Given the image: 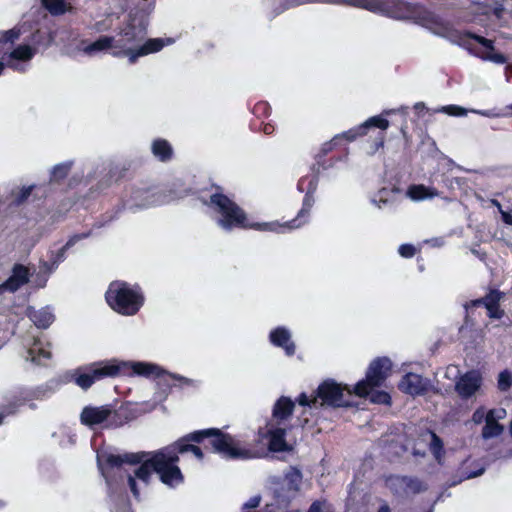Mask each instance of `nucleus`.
Returning a JSON list of instances; mask_svg holds the SVG:
<instances>
[{"instance_id": "1", "label": "nucleus", "mask_w": 512, "mask_h": 512, "mask_svg": "<svg viewBox=\"0 0 512 512\" xmlns=\"http://www.w3.org/2000/svg\"><path fill=\"white\" fill-rule=\"evenodd\" d=\"M206 438L209 439L214 451L225 459L247 460L260 457L258 451L241 447L239 441L231 435L222 433L219 429L210 428L192 432L172 445L153 452L124 454L100 452L97 454L98 468L105 478L109 490L112 491L116 490L118 486V481L114 478L118 476L122 480L124 477V464H141L134 470L133 475L125 472L132 494L135 498H139L138 482L146 487L153 472L159 476L162 483L169 487L180 485L183 482V475L177 466L179 454L191 452L197 459L202 460V450L188 442L200 443Z\"/></svg>"}, {"instance_id": "2", "label": "nucleus", "mask_w": 512, "mask_h": 512, "mask_svg": "<svg viewBox=\"0 0 512 512\" xmlns=\"http://www.w3.org/2000/svg\"><path fill=\"white\" fill-rule=\"evenodd\" d=\"M156 0H141L140 12L130 13L128 22L120 29L117 37L103 35L91 43L83 42L81 51L90 57L109 52L113 57H126L129 64H135L140 57L157 53L165 46L164 39H146L148 16Z\"/></svg>"}, {"instance_id": "3", "label": "nucleus", "mask_w": 512, "mask_h": 512, "mask_svg": "<svg viewBox=\"0 0 512 512\" xmlns=\"http://www.w3.org/2000/svg\"><path fill=\"white\" fill-rule=\"evenodd\" d=\"M114 361L117 376H141L155 379L157 381L158 391L155 392L154 399L158 402H163L167 399L172 386H178L180 388L197 386L196 380L170 373L155 363L145 361H122L117 359H114Z\"/></svg>"}, {"instance_id": "4", "label": "nucleus", "mask_w": 512, "mask_h": 512, "mask_svg": "<svg viewBox=\"0 0 512 512\" xmlns=\"http://www.w3.org/2000/svg\"><path fill=\"white\" fill-rule=\"evenodd\" d=\"M318 186V177L315 174L302 177L297 188L300 192H305L302 207L297 216L283 223L278 221L271 222H250L246 217V224L242 229H253L263 232L285 233L300 228L309 221L310 211L315 203L314 193Z\"/></svg>"}, {"instance_id": "5", "label": "nucleus", "mask_w": 512, "mask_h": 512, "mask_svg": "<svg viewBox=\"0 0 512 512\" xmlns=\"http://www.w3.org/2000/svg\"><path fill=\"white\" fill-rule=\"evenodd\" d=\"M431 21H433V26H429V30L433 33L449 37L452 41L465 47L470 52L484 60H488L496 64H503L506 62V57L496 51L492 45V41L470 33L453 32L437 17L436 19L431 18Z\"/></svg>"}, {"instance_id": "6", "label": "nucleus", "mask_w": 512, "mask_h": 512, "mask_svg": "<svg viewBox=\"0 0 512 512\" xmlns=\"http://www.w3.org/2000/svg\"><path fill=\"white\" fill-rule=\"evenodd\" d=\"M350 391L333 379H326L319 384L316 391L308 395L302 392L297 397L298 405L304 408L303 414L321 407H342L349 404L347 395Z\"/></svg>"}, {"instance_id": "7", "label": "nucleus", "mask_w": 512, "mask_h": 512, "mask_svg": "<svg viewBox=\"0 0 512 512\" xmlns=\"http://www.w3.org/2000/svg\"><path fill=\"white\" fill-rule=\"evenodd\" d=\"M215 223L224 231L242 229L246 224V213L223 193L214 192L209 200H203Z\"/></svg>"}, {"instance_id": "8", "label": "nucleus", "mask_w": 512, "mask_h": 512, "mask_svg": "<svg viewBox=\"0 0 512 512\" xmlns=\"http://www.w3.org/2000/svg\"><path fill=\"white\" fill-rule=\"evenodd\" d=\"M215 223L224 231L242 229L246 224V213L223 193L214 192L209 200H203Z\"/></svg>"}, {"instance_id": "9", "label": "nucleus", "mask_w": 512, "mask_h": 512, "mask_svg": "<svg viewBox=\"0 0 512 512\" xmlns=\"http://www.w3.org/2000/svg\"><path fill=\"white\" fill-rule=\"evenodd\" d=\"M391 368V361L386 357L377 358L372 361L368 368L366 379L354 386V395L369 398L370 402L375 404L389 405L391 402L390 395L376 388L390 375Z\"/></svg>"}, {"instance_id": "10", "label": "nucleus", "mask_w": 512, "mask_h": 512, "mask_svg": "<svg viewBox=\"0 0 512 512\" xmlns=\"http://www.w3.org/2000/svg\"><path fill=\"white\" fill-rule=\"evenodd\" d=\"M105 299L111 309L124 316L137 314L145 302L140 286L124 281L110 283Z\"/></svg>"}, {"instance_id": "11", "label": "nucleus", "mask_w": 512, "mask_h": 512, "mask_svg": "<svg viewBox=\"0 0 512 512\" xmlns=\"http://www.w3.org/2000/svg\"><path fill=\"white\" fill-rule=\"evenodd\" d=\"M20 37L18 29H11L4 32L0 38L1 62L13 70L24 72L29 66V62L35 56L37 49L28 44H20L16 47L14 43Z\"/></svg>"}, {"instance_id": "12", "label": "nucleus", "mask_w": 512, "mask_h": 512, "mask_svg": "<svg viewBox=\"0 0 512 512\" xmlns=\"http://www.w3.org/2000/svg\"><path fill=\"white\" fill-rule=\"evenodd\" d=\"M358 6H363L372 11L385 13L395 19H413L428 29L429 26H433L431 18L436 19L433 14L429 12H418L416 8L398 0H391L388 3L371 2L367 5L358 3Z\"/></svg>"}, {"instance_id": "13", "label": "nucleus", "mask_w": 512, "mask_h": 512, "mask_svg": "<svg viewBox=\"0 0 512 512\" xmlns=\"http://www.w3.org/2000/svg\"><path fill=\"white\" fill-rule=\"evenodd\" d=\"M358 6H363L372 11L385 13L395 19H413L428 29L429 26H433L431 18L436 19L433 14L429 12H418L416 8L398 0H391L388 3L371 2L367 5L358 3Z\"/></svg>"}, {"instance_id": "14", "label": "nucleus", "mask_w": 512, "mask_h": 512, "mask_svg": "<svg viewBox=\"0 0 512 512\" xmlns=\"http://www.w3.org/2000/svg\"><path fill=\"white\" fill-rule=\"evenodd\" d=\"M117 377L114 359L93 362L80 366L72 373L73 381L83 390L89 389L96 381Z\"/></svg>"}, {"instance_id": "15", "label": "nucleus", "mask_w": 512, "mask_h": 512, "mask_svg": "<svg viewBox=\"0 0 512 512\" xmlns=\"http://www.w3.org/2000/svg\"><path fill=\"white\" fill-rule=\"evenodd\" d=\"M52 394V389L49 385H41L37 387H21L18 388L7 396L8 404L4 410L0 412V425L6 416L12 415L17 412L18 408L27 402L34 400H44Z\"/></svg>"}, {"instance_id": "16", "label": "nucleus", "mask_w": 512, "mask_h": 512, "mask_svg": "<svg viewBox=\"0 0 512 512\" xmlns=\"http://www.w3.org/2000/svg\"><path fill=\"white\" fill-rule=\"evenodd\" d=\"M302 478L301 471L295 467H290L284 473L280 487L274 489L275 501L279 508L285 510L289 502L297 495L301 487Z\"/></svg>"}, {"instance_id": "17", "label": "nucleus", "mask_w": 512, "mask_h": 512, "mask_svg": "<svg viewBox=\"0 0 512 512\" xmlns=\"http://www.w3.org/2000/svg\"><path fill=\"white\" fill-rule=\"evenodd\" d=\"M120 416V411H112L108 406H86L80 414V421L83 425L88 427H93L104 422H107V426L117 427L124 423V420H119Z\"/></svg>"}, {"instance_id": "18", "label": "nucleus", "mask_w": 512, "mask_h": 512, "mask_svg": "<svg viewBox=\"0 0 512 512\" xmlns=\"http://www.w3.org/2000/svg\"><path fill=\"white\" fill-rule=\"evenodd\" d=\"M23 347V358L32 364L44 366L52 357L51 344L39 336H27L23 340Z\"/></svg>"}, {"instance_id": "19", "label": "nucleus", "mask_w": 512, "mask_h": 512, "mask_svg": "<svg viewBox=\"0 0 512 512\" xmlns=\"http://www.w3.org/2000/svg\"><path fill=\"white\" fill-rule=\"evenodd\" d=\"M166 202L164 197L154 188H137L131 192L124 206L131 211H135L137 209L161 205Z\"/></svg>"}, {"instance_id": "20", "label": "nucleus", "mask_w": 512, "mask_h": 512, "mask_svg": "<svg viewBox=\"0 0 512 512\" xmlns=\"http://www.w3.org/2000/svg\"><path fill=\"white\" fill-rule=\"evenodd\" d=\"M483 375L479 370H471L461 375L455 382V391L463 398L468 399L481 394Z\"/></svg>"}, {"instance_id": "21", "label": "nucleus", "mask_w": 512, "mask_h": 512, "mask_svg": "<svg viewBox=\"0 0 512 512\" xmlns=\"http://www.w3.org/2000/svg\"><path fill=\"white\" fill-rule=\"evenodd\" d=\"M287 425H279L268 422L266 428H260L258 435L260 438H268V448L272 452H285L290 448L285 440Z\"/></svg>"}, {"instance_id": "22", "label": "nucleus", "mask_w": 512, "mask_h": 512, "mask_svg": "<svg viewBox=\"0 0 512 512\" xmlns=\"http://www.w3.org/2000/svg\"><path fill=\"white\" fill-rule=\"evenodd\" d=\"M387 485L395 494L399 496H411L426 489L423 482L418 479L407 477H391L387 481Z\"/></svg>"}, {"instance_id": "23", "label": "nucleus", "mask_w": 512, "mask_h": 512, "mask_svg": "<svg viewBox=\"0 0 512 512\" xmlns=\"http://www.w3.org/2000/svg\"><path fill=\"white\" fill-rule=\"evenodd\" d=\"M270 343L284 350L287 356H293L296 352V345L292 340L290 329L285 326H278L269 333Z\"/></svg>"}, {"instance_id": "24", "label": "nucleus", "mask_w": 512, "mask_h": 512, "mask_svg": "<svg viewBox=\"0 0 512 512\" xmlns=\"http://www.w3.org/2000/svg\"><path fill=\"white\" fill-rule=\"evenodd\" d=\"M297 399L293 401L290 397H279L272 408V417L270 423L279 425H287V421L291 418Z\"/></svg>"}, {"instance_id": "25", "label": "nucleus", "mask_w": 512, "mask_h": 512, "mask_svg": "<svg viewBox=\"0 0 512 512\" xmlns=\"http://www.w3.org/2000/svg\"><path fill=\"white\" fill-rule=\"evenodd\" d=\"M506 410L503 408L490 409L487 412L485 425L482 429V437L484 439H490L499 436L504 427L499 424V421L506 417Z\"/></svg>"}, {"instance_id": "26", "label": "nucleus", "mask_w": 512, "mask_h": 512, "mask_svg": "<svg viewBox=\"0 0 512 512\" xmlns=\"http://www.w3.org/2000/svg\"><path fill=\"white\" fill-rule=\"evenodd\" d=\"M428 387V380L415 373H407L398 384V388L402 392L412 396L423 394Z\"/></svg>"}, {"instance_id": "27", "label": "nucleus", "mask_w": 512, "mask_h": 512, "mask_svg": "<svg viewBox=\"0 0 512 512\" xmlns=\"http://www.w3.org/2000/svg\"><path fill=\"white\" fill-rule=\"evenodd\" d=\"M311 2H322V3H330V4H338V5H351L352 0H265V3L274 8L277 13L282 12L283 10L305 4Z\"/></svg>"}, {"instance_id": "28", "label": "nucleus", "mask_w": 512, "mask_h": 512, "mask_svg": "<svg viewBox=\"0 0 512 512\" xmlns=\"http://www.w3.org/2000/svg\"><path fill=\"white\" fill-rule=\"evenodd\" d=\"M27 316L40 329H47L55 319L52 309L48 306L40 309L28 307Z\"/></svg>"}, {"instance_id": "29", "label": "nucleus", "mask_w": 512, "mask_h": 512, "mask_svg": "<svg viewBox=\"0 0 512 512\" xmlns=\"http://www.w3.org/2000/svg\"><path fill=\"white\" fill-rule=\"evenodd\" d=\"M352 140L351 131H346L341 134L336 135L329 142H325L321 147V152L323 154H327L328 152L334 149H342L345 152V162L348 160V146Z\"/></svg>"}, {"instance_id": "30", "label": "nucleus", "mask_w": 512, "mask_h": 512, "mask_svg": "<svg viewBox=\"0 0 512 512\" xmlns=\"http://www.w3.org/2000/svg\"><path fill=\"white\" fill-rule=\"evenodd\" d=\"M31 276L30 269L22 264H15L12 268L11 275L7 279L8 284L14 292L28 283Z\"/></svg>"}, {"instance_id": "31", "label": "nucleus", "mask_w": 512, "mask_h": 512, "mask_svg": "<svg viewBox=\"0 0 512 512\" xmlns=\"http://www.w3.org/2000/svg\"><path fill=\"white\" fill-rule=\"evenodd\" d=\"M501 299V293L498 291H492L484 299H479L473 302V305L483 304L491 318L499 319L503 315V311L499 309L498 302Z\"/></svg>"}, {"instance_id": "32", "label": "nucleus", "mask_w": 512, "mask_h": 512, "mask_svg": "<svg viewBox=\"0 0 512 512\" xmlns=\"http://www.w3.org/2000/svg\"><path fill=\"white\" fill-rule=\"evenodd\" d=\"M88 236V233L75 234L71 236L66 244L60 249L57 251H51L49 257L52 259L54 267H58L66 259V252L69 248L74 246L78 241L87 238Z\"/></svg>"}, {"instance_id": "33", "label": "nucleus", "mask_w": 512, "mask_h": 512, "mask_svg": "<svg viewBox=\"0 0 512 512\" xmlns=\"http://www.w3.org/2000/svg\"><path fill=\"white\" fill-rule=\"evenodd\" d=\"M406 195L413 201H422L439 196V192L433 187L419 184L409 186Z\"/></svg>"}, {"instance_id": "34", "label": "nucleus", "mask_w": 512, "mask_h": 512, "mask_svg": "<svg viewBox=\"0 0 512 512\" xmlns=\"http://www.w3.org/2000/svg\"><path fill=\"white\" fill-rule=\"evenodd\" d=\"M152 154L161 162H167L173 157V148L171 144L162 138L153 140L151 144Z\"/></svg>"}, {"instance_id": "35", "label": "nucleus", "mask_w": 512, "mask_h": 512, "mask_svg": "<svg viewBox=\"0 0 512 512\" xmlns=\"http://www.w3.org/2000/svg\"><path fill=\"white\" fill-rule=\"evenodd\" d=\"M372 127H377L384 131L389 127V121L382 116L371 117L354 131V136H363L367 134V130Z\"/></svg>"}, {"instance_id": "36", "label": "nucleus", "mask_w": 512, "mask_h": 512, "mask_svg": "<svg viewBox=\"0 0 512 512\" xmlns=\"http://www.w3.org/2000/svg\"><path fill=\"white\" fill-rule=\"evenodd\" d=\"M73 165L74 162L72 160H67L54 165L50 170V182L57 183L63 180L71 171Z\"/></svg>"}, {"instance_id": "37", "label": "nucleus", "mask_w": 512, "mask_h": 512, "mask_svg": "<svg viewBox=\"0 0 512 512\" xmlns=\"http://www.w3.org/2000/svg\"><path fill=\"white\" fill-rule=\"evenodd\" d=\"M42 3L50 14L55 16L62 15L72 9L68 0H42Z\"/></svg>"}, {"instance_id": "38", "label": "nucleus", "mask_w": 512, "mask_h": 512, "mask_svg": "<svg viewBox=\"0 0 512 512\" xmlns=\"http://www.w3.org/2000/svg\"><path fill=\"white\" fill-rule=\"evenodd\" d=\"M54 267L52 259L49 257L47 261H40L36 282L39 287H44L48 277L57 269Z\"/></svg>"}, {"instance_id": "39", "label": "nucleus", "mask_w": 512, "mask_h": 512, "mask_svg": "<svg viewBox=\"0 0 512 512\" xmlns=\"http://www.w3.org/2000/svg\"><path fill=\"white\" fill-rule=\"evenodd\" d=\"M35 188V185H29L14 189L11 192V203L17 206L24 204L29 200Z\"/></svg>"}, {"instance_id": "40", "label": "nucleus", "mask_w": 512, "mask_h": 512, "mask_svg": "<svg viewBox=\"0 0 512 512\" xmlns=\"http://www.w3.org/2000/svg\"><path fill=\"white\" fill-rule=\"evenodd\" d=\"M422 440L429 444L431 452L434 454L435 458L440 462L441 452H442V444H441L440 439L436 436V434H434L432 432H426L422 436Z\"/></svg>"}, {"instance_id": "41", "label": "nucleus", "mask_w": 512, "mask_h": 512, "mask_svg": "<svg viewBox=\"0 0 512 512\" xmlns=\"http://www.w3.org/2000/svg\"><path fill=\"white\" fill-rule=\"evenodd\" d=\"M497 385L501 391L508 390L512 385V373L507 370L502 371L498 375Z\"/></svg>"}, {"instance_id": "42", "label": "nucleus", "mask_w": 512, "mask_h": 512, "mask_svg": "<svg viewBox=\"0 0 512 512\" xmlns=\"http://www.w3.org/2000/svg\"><path fill=\"white\" fill-rule=\"evenodd\" d=\"M438 112H443L445 114H448L450 116H464L467 114V110L456 105H448L443 106L440 109L437 110Z\"/></svg>"}, {"instance_id": "43", "label": "nucleus", "mask_w": 512, "mask_h": 512, "mask_svg": "<svg viewBox=\"0 0 512 512\" xmlns=\"http://www.w3.org/2000/svg\"><path fill=\"white\" fill-rule=\"evenodd\" d=\"M308 512H333L332 506L325 500L314 501Z\"/></svg>"}, {"instance_id": "44", "label": "nucleus", "mask_w": 512, "mask_h": 512, "mask_svg": "<svg viewBox=\"0 0 512 512\" xmlns=\"http://www.w3.org/2000/svg\"><path fill=\"white\" fill-rule=\"evenodd\" d=\"M487 412L484 407L477 408L473 415H472V421L475 424H481L484 420H486Z\"/></svg>"}, {"instance_id": "45", "label": "nucleus", "mask_w": 512, "mask_h": 512, "mask_svg": "<svg viewBox=\"0 0 512 512\" xmlns=\"http://www.w3.org/2000/svg\"><path fill=\"white\" fill-rule=\"evenodd\" d=\"M399 254L402 256V257H406V258H409V257H412L414 256L415 254V248L414 246L412 245H409V244H403L399 247Z\"/></svg>"}, {"instance_id": "46", "label": "nucleus", "mask_w": 512, "mask_h": 512, "mask_svg": "<svg viewBox=\"0 0 512 512\" xmlns=\"http://www.w3.org/2000/svg\"><path fill=\"white\" fill-rule=\"evenodd\" d=\"M260 496L251 497L246 503L243 504V509L256 508L260 504Z\"/></svg>"}, {"instance_id": "47", "label": "nucleus", "mask_w": 512, "mask_h": 512, "mask_svg": "<svg viewBox=\"0 0 512 512\" xmlns=\"http://www.w3.org/2000/svg\"><path fill=\"white\" fill-rule=\"evenodd\" d=\"M500 214L505 224L512 225V215L510 213L504 211L503 209H500Z\"/></svg>"}, {"instance_id": "48", "label": "nucleus", "mask_w": 512, "mask_h": 512, "mask_svg": "<svg viewBox=\"0 0 512 512\" xmlns=\"http://www.w3.org/2000/svg\"><path fill=\"white\" fill-rule=\"evenodd\" d=\"M4 293H14L7 280L0 284V295Z\"/></svg>"}, {"instance_id": "49", "label": "nucleus", "mask_w": 512, "mask_h": 512, "mask_svg": "<svg viewBox=\"0 0 512 512\" xmlns=\"http://www.w3.org/2000/svg\"><path fill=\"white\" fill-rule=\"evenodd\" d=\"M274 131H275V127H274V125H273V124H271V123H266V124H264V126H263V132H264L265 134L270 135V134H272Z\"/></svg>"}, {"instance_id": "50", "label": "nucleus", "mask_w": 512, "mask_h": 512, "mask_svg": "<svg viewBox=\"0 0 512 512\" xmlns=\"http://www.w3.org/2000/svg\"><path fill=\"white\" fill-rule=\"evenodd\" d=\"M91 169H92V165L91 164H85L83 169H82V172H84L85 170L88 171L87 178H91L92 177V175L90 173Z\"/></svg>"}, {"instance_id": "51", "label": "nucleus", "mask_w": 512, "mask_h": 512, "mask_svg": "<svg viewBox=\"0 0 512 512\" xmlns=\"http://www.w3.org/2000/svg\"><path fill=\"white\" fill-rule=\"evenodd\" d=\"M378 512H390V508L388 505L384 504L379 508Z\"/></svg>"}, {"instance_id": "52", "label": "nucleus", "mask_w": 512, "mask_h": 512, "mask_svg": "<svg viewBox=\"0 0 512 512\" xmlns=\"http://www.w3.org/2000/svg\"><path fill=\"white\" fill-rule=\"evenodd\" d=\"M472 112L474 113H478V114H481L483 116H486V117H490L492 116L490 113L486 112V111H476V110H472Z\"/></svg>"}, {"instance_id": "53", "label": "nucleus", "mask_w": 512, "mask_h": 512, "mask_svg": "<svg viewBox=\"0 0 512 512\" xmlns=\"http://www.w3.org/2000/svg\"><path fill=\"white\" fill-rule=\"evenodd\" d=\"M491 203H492V205H494L495 207H497V209H498L499 211H500V209H502L501 204H500L497 200L493 199V200H491Z\"/></svg>"}, {"instance_id": "54", "label": "nucleus", "mask_w": 512, "mask_h": 512, "mask_svg": "<svg viewBox=\"0 0 512 512\" xmlns=\"http://www.w3.org/2000/svg\"><path fill=\"white\" fill-rule=\"evenodd\" d=\"M308 423V419L304 418L303 420L299 419V425L304 427Z\"/></svg>"}, {"instance_id": "55", "label": "nucleus", "mask_w": 512, "mask_h": 512, "mask_svg": "<svg viewBox=\"0 0 512 512\" xmlns=\"http://www.w3.org/2000/svg\"><path fill=\"white\" fill-rule=\"evenodd\" d=\"M75 437H76L75 435H70L69 436L70 443H72V444L75 443Z\"/></svg>"}, {"instance_id": "56", "label": "nucleus", "mask_w": 512, "mask_h": 512, "mask_svg": "<svg viewBox=\"0 0 512 512\" xmlns=\"http://www.w3.org/2000/svg\"><path fill=\"white\" fill-rule=\"evenodd\" d=\"M3 69H4V62H1L0 61V75L2 74L3 72Z\"/></svg>"}, {"instance_id": "57", "label": "nucleus", "mask_w": 512, "mask_h": 512, "mask_svg": "<svg viewBox=\"0 0 512 512\" xmlns=\"http://www.w3.org/2000/svg\"><path fill=\"white\" fill-rule=\"evenodd\" d=\"M451 370H456V368H455V367H449V368H447V373H448V372H450Z\"/></svg>"}, {"instance_id": "58", "label": "nucleus", "mask_w": 512, "mask_h": 512, "mask_svg": "<svg viewBox=\"0 0 512 512\" xmlns=\"http://www.w3.org/2000/svg\"><path fill=\"white\" fill-rule=\"evenodd\" d=\"M422 106H423V104L419 103V104H416L415 107L418 108V109H421Z\"/></svg>"}, {"instance_id": "59", "label": "nucleus", "mask_w": 512, "mask_h": 512, "mask_svg": "<svg viewBox=\"0 0 512 512\" xmlns=\"http://www.w3.org/2000/svg\"><path fill=\"white\" fill-rule=\"evenodd\" d=\"M382 139H383V137H381V141H380V143H379V144H377V147H380V146H382V145H383V141H382Z\"/></svg>"}, {"instance_id": "60", "label": "nucleus", "mask_w": 512, "mask_h": 512, "mask_svg": "<svg viewBox=\"0 0 512 512\" xmlns=\"http://www.w3.org/2000/svg\"><path fill=\"white\" fill-rule=\"evenodd\" d=\"M347 488L348 490L352 489V483L348 484Z\"/></svg>"}, {"instance_id": "61", "label": "nucleus", "mask_w": 512, "mask_h": 512, "mask_svg": "<svg viewBox=\"0 0 512 512\" xmlns=\"http://www.w3.org/2000/svg\"><path fill=\"white\" fill-rule=\"evenodd\" d=\"M507 69L510 71V73L512 74V66H509L507 67Z\"/></svg>"}, {"instance_id": "62", "label": "nucleus", "mask_w": 512, "mask_h": 512, "mask_svg": "<svg viewBox=\"0 0 512 512\" xmlns=\"http://www.w3.org/2000/svg\"><path fill=\"white\" fill-rule=\"evenodd\" d=\"M122 512H130L129 509H124Z\"/></svg>"}, {"instance_id": "63", "label": "nucleus", "mask_w": 512, "mask_h": 512, "mask_svg": "<svg viewBox=\"0 0 512 512\" xmlns=\"http://www.w3.org/2000/svg\"><path fill=\"white\" fill-rule=\"evenodd\" d=\"M268 512H273L272 510L268 511Z\"/></svg>"}, {"instance_id": "64", "label": "nucleus", "mask_w": 512, "mask_h": 512, "mask_svg": "<svg viewBox=\"0 0 512 512\" xmlns=\"http://www.w3.org/2000/svg\"><path fill=\"white\" fill-rule=\"evenodd\" d=\"M510 108H512V105L510 106Z\"/></svg>"}]
</instances>
